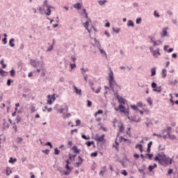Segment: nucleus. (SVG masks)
<instances>
[{
    "instance_id": "nucleus-1",
    "label": "nucleus",
    "mask_w": 178,
    "mask_h": 178,
    "mask_svg": "<svg viewBox=\"0 0 178 178\" xmlns=\"http://www.w3.org/2000/svg\"><path fill=\"white\" fill-rule=\"evenodd\" d=\"M154 161L156 162H159V165L164 166V168H167L169 165H172L173 162V159H170L169 156L159 158V156H155Z\"/></svg>"
},
{
    "instance_id": "nucleus-2",
    "label": "nucleus",
    "mask_w": 178,
    "mask_h": 178,
    "mask_svg": "<svg viewBox=\"0 0 178 178\" xmlns=\"http://www.w3.org/2000/svg\"><path fill=\"white\" fill-rule=\"evenodd\" d=\"M108 76H109L108 85L110 86V88H111L112 91L114 92L115 86H116L117 87H119V85H118V83H116V81H115V78L113 77V72L112 70L110 71Z\"/></svg>"
},
{
    "instance_id": "nucleus-3",
    "label": "nucleus",
    "mask_w": 178,
    "mask_h": 178,
    "mask_svg": "<svg viewBox=\"0 0 178 178\" xmlns=\"http://www.w3.org/2000/svg\"><path fill=\"white\" fill-rule=\"evenodd\" d=\"M115 111H116V112L120 111V112L124 113L125 116H127L128 119H130L129 108L126 110V107L124 106L123 104H120L118 108L115 107Z\"/></svg>"
},
{
    "instance_id": "nucleus-4",
    "label": "nucleus",
    "mask_w": 178,
    "mask_h": 178,
    "mask_svg": "<svg viewBox=\"0 0 178 178\" xmlns=\"http://www.w3.org/2000/svg\"><path fill=\"white\" fill-rule=\"evenodd\" d=\"M88 83L93 92H95V94H99V92H101V86H99L97 90H95V88H94V81H92V80H89Z\"/></svg>"
},
{
    "instance_id": "nucleus-5",
    "label": "nucleus",
    "mask_w": 178,
    "mask_h": 178,
    "mask_svg": "<svg viewBox=\"0 0 178 178\" xmlns=\"http://www.w3.org/2000/svg\"><path fill=\"white\" fill-rule=\"evenodd\" d=\"M156 87H158V86L156 85V83L155 82H152V88H153V91L155 92H162V87L159 86L158 87V88H156Z\"/></svg>"
},
{
    "instance_id": "nucleus-6",
    "label": "nucleus",
    "mask_w": 178,
    "mask_h": 178,
    "mask_svg": "<svg viewBox=\"0 0 178 178\" xmlns=\"http://www.w3.org/2000/svg\"><path fill=\"white\" fill-rule=\"evenodd\" d=\"M83 162H84V159L81 156H78V162L75 163V167L76 168H80L81 165H83Z\"/></svg>"
},
{
    "instance_id": "nucleus-7",
    "label": "nucleus",
    "mask_w": 178,
    "mask_h": 178,
    "mask_svg": "<svg viewBox=\"0 0 178 178\" xmlns=\"http://www.w3.org/2000/svg\"><path fill=\"white\" fill-rule=\"evenodd\" d=\"M115 97H116L120 105H124V104H126V99H124L123 97L119 96V95H117Z\"/></svg>"
},
{
    "instance_id": "nucleus-8",
    "label": "nucleus",
    "mask_w": 178,
    "mask_h": 178,
    "mask_svg": "<svg viewBox=\"0 0 178 178\" xmlns=\"http://www.w3.org/2000/svg\"><path fill=\"white\" fill-rule=\"evenodd\" d=\"M95 141H97L98 143L104 142L105 143L106 140H105V134L102 135L99 137L95 138Z\"/></svg>"
},
{
    "instance_id": "nucleus-9",
    "label": "nucleus",
    "mask_w": 178,
    "mask_h": 178,
    "mask_svg": "<svg viewBox=\"0 0 178 178\" xmlns=\"http://www.w3.org/2000/svg\"><path fill=\"white\" fill-rule=\"evenodd\" d=\"M168 35V28H163L162 32L161 33V36L162 38L166 37Z\"/></svg>"
},
{
    "instance_id": "nucleus-10",
    "label": "nucleus",
    "mask_w": 178,
    "mask_h": 178,
    "mask_svg": "<svg viewBox=\"0 0 178 178\" xmlns=\"http://www.w3.org/2000/svg\"><path fill=\"white\" fill-rule=\"evenodd\" d=\"M38 63H40V62L36 61L35 60H33V59L31 60V65L33 67H37V66L38 65Z\"/></svg>"
},
{
    "instance_id": "nucleus-11",
    "label": "nucleus",
    "mask_w": 178,
    "mask_h": 178,
    "mask_svg": "<svg viewBox=\"0 0 178 178\" xmlns=\"http://www.w3.org/2000/svg\"><path fill=\"white\" fill-rule=\"evenodd\" d=\"M115 145H113V147L115 148L116 151L119 152V142L118 141V138H115Z\"/></svg>"
},
{
    "instance_id": "nucleus-12",
    "label": "nucleus",
    "mask_w": 178,
    "mask_h": 178,
    "mask_svg": "<svg viewBox=\"0 0 178 178\" xmlns=\"http://www.w3.org/2000/svg\"><path fill=\"white\" fill-rule=\"evenodd\" d=\"M156 55H159V56H161V52H159V49H157V50L153 51V56L157 58Z\"/></svg>"
},
{
    "instance_id": "nucleus-13",
    "label": "nucleus",
    "mask_w": 178,
    "mask_h": 178,
    "mask_svg": "<svg viewBox=\"0 0 178 178\" xmlns=\"http://www.w3.org/2000/svg\"><path fill=\"white\" fill-rule=\"evenodd\" d=\"M167 136H168V138H170V140H176V136L170 135V131H168L167 133Z\"/></svg>"
},
{
    "instance_id": "nucleus-14",
    "label": "nucleus",
    "mask_w": 178,
    "mask_h": 178,
    "mask_svg": "<svg viewBox=\"0 0 178 178\" xmlns=\"http://www.w3.org/2000/svg\"><path fill=\"white\" fill-rule=\"evenodd\" d=\"M72 149L75 154H80V149L77 148L76 145L72 147Z\"/></svg>"
},
{
    "instance_id": "nucleus-15",
    "label": "nucleus",
    "mask_w": 178,
    "mask_h": 178,
    "mask_svg": "<svg viewBox=\"0 0 178 178\" xmlns=\"http://www.w3.org/2000/svg\"><path fill=\"white\" fill-rule=\"evenodd\" d=\"M51 9H52V6H51L47 7V13H45L47 16H51Z\"/></svg>"
},
{
    "instance_id": "nucleus-16",
    "label": "nucleus",
    "mask_w": 178,
    "mask_h": 178,
    "mask_svg": "<svg viewBox=\"0 0 178 178\" xmlns=\"http://www.w3.org/2000/svg\"><path fill=\"white\" fill-rule=\"evenodd\" d=\"M86 145L88 147H91V145H94V147H95V142L94 140L92 141H88L86 142Z\"/></svg>"
},
{
    "instance_id": "nucleus-17",
    "label": "nucleus",
    "mask_w": 178,
    "mask_h": 178,
    "mask_svg": "<svg viewBox=\"0 0 178 178\" xmlns=\"http://www.w3.org/2000/svg\"><path fill=\"white\" fill-rule=\"evenodd\" d=\"M0 74L1 76H8V72H6L2 69H0Z\"/></svg>"
},
{
    "instance_id": "nucleus-18",
    "label": "nucleus",
    "mask_w": 178,
    "mask_h": 178,
    "mask_svg": "<svg viewBox=\"0 0 178 178\" xmlns=\"http://www.w3.org/2000/svg\"><path fill=\"white\" fill-rule=\"evenodd\" d=\"M74 90H75L76 91V94H79V95H81V90L79 88H77V87H76L74 85Z\"/></svg>"
},
{
    "instance_id": "nucleus-19",
    "label": "nucleus",
    "mask_w": 178,
    "mask_h": 178,
    "mask_svg": "<svg viewBox=\"0 0 178 178\" xmlns=\"http://www.w3.org/2000/svg\"><path fill=\"white\" fill-rule=\"evenodd\" d=\"M15 39L14 38H11L9 41V45L10 47H11L12 48H13V47H15Z\"/></svg>"
},
{
    "instance_id": "nucleus-20",
    "label": "nucleus",
    "mask_w": 178,
    "mask_h": 178,
    "mask_svg": "<svg viewBox=\"0 0 178 178\" xmlns=\"http://www.w3.org/2000/svg\"><path fill=\"white\" fill-rule=\"evenodd\" d=\"M151 73H152L151 74L152 77L155 76L156 74V68L155 67L152 68Z\"/></svg>"
},
{
    "instance_id": "nucleus-21",
    "label": "nucleus",
    "mask_w": 178,
    "mask_h": 178,
    "mask_svg": "<svg viewBox=\"0 0 178 178\" xmlns=\"http://www.w3.org/2000/svg\"><path fill=\"white\" fill-rule=\"evenodd\" d=\"M60 173H64L65 176H69L70 175V171H65V170H59Z\"/></svg>"
},
{
    "instance_id": "nucleus-22",
    "label": "nucleus",
    "mask_w": 178,
    "mask_h": 178,
    "mask_svg": "<svg viewBox=\"0 0 178 178\" xmlns=\"http://www.w3.org/2000/svg\"><path fill=\"white\" fill-rule=\"evenodd\" d=\"M159 156V158H166V154H165V152H162L161 154H158V156Z\"/></svg>"
},
{
    "instance_id": "nucleus-23",
    "label": "nucleus",
    "mask_w": 178,
    "mask_h": 178,
    "mask_svg": "<svg viewBox=\"0 0 178 178\" xmlns=\"http://www.w3.org/2000/svg\"><path fill=\"white\" fill-rule=\"evenodd\" d=\"M127 26L128 27H134V22L131 20H129L127 23Z\"/></svg>"
},
{
    "instance_id": "nucleus-24",
    "label": "nucleus",
    "mask_w": 178,
    "mask_h": 178,
    "mask_svg": "<svg viewBox=\"0 0 178 178\" xmlns=\"http://www.w3.org/2000/svg\"><path fill=\"white\" fill-rule=\"evenodd\" d=\"M74 8L75 9H81V4L80 3H75Z\"/></svg>"
},
{
    "instance_id": "nucleus-25",
    "label": "nucleus",
    "mask_w": 178,
    "mask_h": 178,
    "mask_svg": "<svg viewBox=\"0 0 178 178\" xmlns=\"http://www.w3.org/2000/svg\"><path fill=\"white\" fill-rule=\"evenodd\" d=\"M166 69H163L162 70V77L163 79H166V76H167V74H166Z\"/></svg>"
},
{
    "instance_id": "nucleus-26",
    "label": "nucleus",
    "mask_w": 178,
    "mask_h": 178,
    "mask_svg": "<svg viewBox=\"0 0 178 178\" xmlns=\"http://www.w3.org/2000/svg\"><path fill=\"white\" fill-rule=\"evenodd\" d=\"M135 148H139V151L140 152H143V145L141 144H137L135 147Z\"/></svg>"
},
{
    "instance_id": "nucleus-27",
    "label": "nucleus",
    "mask_w": 178,
    "mask_h": 178,
    "mask_svg": "<svg viewBox=\"0 0 178 178\" xmlns=\"http://www.w3.org/2000/svg\"><path fill=\"white\" fill-rule=\"evenodd\" d=\"M106 2H107L106 0H99V5H100V6H104V5H105V3H106Z\"/></svg>"
},
{
    "instance_id": "nucleus-28",
    "label": "nucleus",
    "mask_w": 178,
    "mask_h": 178,
    "mask_svg": "<svg viewBox=\"0 0 178 178\" xmlns=\"http://www.w3.org/2000/svg\"><path fill=\"white\" fill-rule=\"evenodd\" d=\"M47 98L52 99V101H55L56 99V97H55V94L52 95L51 96V95H49Z\"/></svg>"
},
{
    "instance_id": "nucleus-29",
    "label": "nucleus",
    "mask_w": 178,
    "mask_h": 178,
    "mask_svg": "<svg viewBox=\"0 0 178 178\" xmlns=\"http://www.w3.org/2000/svg\"><path fill=\"white\" fill-rule=\"evenodd\" d=\"M146 156L151 161L152 159V156H154L153 154L146 153Z\"/></svg>"
},
{
    "instance_id": "nucleus-30",
    "label": "nucleus",
    "mask_w": 178,
    "mask_h": 178,
    "mask_svg": "<svg viewBox=\"0 0 178 178\" xmlns=\"http://www.w3.org/2000/svg\"><path fill=\"white\" fill-rule=\"evenodd\" d=\"M44 8H45V6H46V8H49V6H49V4H48V0H44V2H43V6H42Z\"/></svg>"
},
{
    "instance_id": "nucleus-31",
    "label": "nucleus",
    "mask_w": 178,
    "mask_h": 178,
    "mask_svg": "<svg viewBox=\"0 0 178 178\" xmlns=\"http://www.w3.org/2000/svg\"><path fill=\"white\" fill-rule=\"evenodd\" d=\"M99 51H100L101 54H102V56H106V51H105V50L104 49L99 48Z\"/></svg>"
},
{
    "instance_id": "nucleus-32",
    "label": "nucleus",
    "mask_w": 178,
    "mask_h": 178,
    "mask_svg": "<svg viewBox=\"0 0 178 178\" xmlns=\"http://www.w3.org/2000/svg\"><path fill=\"white\" fill-rule=\"evenodd\" d=\"M60 154V150L58 149V147H56L54 149V154L55 155H59Z\"/></svg>"
},
{
    "instance_id": "nucleus-33",
    "label": "nucleus",
    "mask_w": 178,
    "mask_h": 178,
    "mask_svg": "<svg viewBox=\"0 0 178 178\" xmlns=\"http://www.w3.org/2000/svg\"><path fill=\"white\" fill-rule=\"evenodd\" d=\"M83 26H84L85 29H86V30H88V26H90V22L86 21V22L83 24Z\"/></svg>"
},
{
    "instance_id": "nucleus-34",
    "label": "nucleus",
    "mask_w": 178,
    "mask_h": 178,
    "mask_svg": "<svg viewBox=\"0 0 178 178\" xmlns=\"http://www.w3.org/2000/svg\"><path fill=\"white\" fill-rule=\"evenodd\" d=\"M0 64L2 66V69H6V64L3 63V59L0 61Z\"/></svg>"
},
{
    "instance_id": "nucleus-35",
    "label": "nucleus",
    "mask_w": 178,
    "mask_h": 178,
    "mask_svg": "<svg viewBox=\"0 0 178 178\" xmlns=\"http://www.w3.org/2000/svg\"><path fill=\"white\" fill-rule=\"evenodd\" d=\"M81 70L82 72L81 73H82L83 76H84V74H86L84 73H86V72H88V68L84 69V67H82L81 69Z\"/></svg>"
},
{
    "instance_id": "nucleus-36",
    "label": "nucleus",
    "mask_w": 178,
    "mask_h": 178,
    "mask_svg": "<svg viewBox=\"0 0 178 178\" xmlns=\"http://www.w3.org/2000/svg\"><path fill=\"white\" fill-rule=\"evenodd\" d=\"M131 109H133V111H140V109H138V106L136 105H132L131 106Z\"/></svg>"
},
{
    "instance_id": "nucleus-37",
    "label": "nucleus",
    "mask_w": 178,
    "mask_h": 178,
    "mask_svg": "<svg viewBox=\"0 0 178 178\" xmlns=\"http://www.w3.org/2000/svg\"><path fill=\"white\" fill-rule=\"evenodd\" d=\"M65 169H67V170L72 172L73 168H71L70 165H69L68 164L65 165Z\"/></svg>"
},
{
    "instance_id": "nucleus-38",
    "label": "nucleus",
    "mask_w": 178,
    "mask_h": 178,
    "mask_svg": "<svg viewBox=\"0 0 178 178\" xmlns=\"http://www.w3.org/2000/svg\"><path fill=\"white\" fill-rule=\"evenodd\" d=\"M102 169H104V171L100 170V172H99L100 176H101V175H104V172L106 171V165L104 166Z\"/></svg>"
},
{
    "instance_id": "nucleus-39",
    "label": "nucleus",
    "mask_w": 178,
    "mask_h": 178,
    "mask_svg": "<svg viewBox=\"0 0 178 178\" xmlns=\"http://www.w3.org/2000/svg\"><path fill=\"white\" fill-rule=\"evenodd\" d=\"M16 161H17L16 159H13V157H10V160H9V163H15V162H16Z\"/></svg>"
},
{
    "instance_id": "nucleus-40",
    "label": "nucleus",
    "mask_w": 178,
    "mask_h": 178,
    "mask_svg": "<svg viewBox=\"0 0 178 178\" xmlns=\"http://www.w3.org/2000/svg\"><path fill=\"white\" fill-rule=\"evenodd\" d=\"M10 73L11 77H15V74H16V72H15V70H11L10 71Z\"/></svg>"
},
{
    "instance_id": "nucleus-41",
    "label": "nucleus",
    "mask_w": 178,
    "mask_h": 178,
    "mask_svg": "<svg viewBox=\"0 0 178 178\" xmlns=\"http://www.w3.org/2000/svg\"><path fill=\"white\" fill-rule=\"evenodd\" d=\"M3 128H4V129H9V123H8V122H3Z\"/></svg>"
},
{
    "instance_id": "nucleus-42",
    "label": "nucleus",
    "mask_w": 178,
    "mask_h": 178,
    "mask_svg": "<svg viewBox=\"0 0 178 178\" xmlns=\"http://www.w3.org/2000/svg\"><path fill=\"white\" fill-rule=\"evenodd\" d=\"M81 138H83V140H90V136H87L85 134H82Z\"/></svg>"
},
{
    "instance_id": "nucleus-43",
    "label": "nucleus",
    "mask_w": 178,
    "mask_h": 178,
    "mask_svg": "<svg viewBox=\"0 0 178 178\" xmlns=\"http://www.w3.org/2000/svg\"><path fill=\"white\" fill-rule=\"evenodd\" d=\"M120 140H123L124 141H128V143H129V144L131 143V140L127 139L126 138H124L123 136L120 137Z\"/></svg>"
},
{
    "instance_id": "nucleus-44",
    "label": "nucleus",
    "mask_w": 178,
    "mask_h": 178,
    "mask_svg": "<svg viewBox=\"0 0 178 178\" xmlns=\"http://www.w3.org/2000/svg\"><path fill=\"white\" fill-rule=\"evenodd\" d=\"M165 149V145H159V151H163Z\"/></svg>"
},
{
    "instance_id": "nucleus-45",
    "label": "nucleus",
    "mask_w": 178,
    "mask_h": 178,
    "mask_svg": "<svg viewBox=\"0 0 178 178\" xmlns=\"http://www.w3.org/2000/svg\"><path fill=\"white\" fill-rule=\"evenodd\" d=\"M137 106L139 108H143V106H144V105H143V102H137Z\"/></svg>"
},
{
    "instance_id": "nucleus-46",
    "label": "nucleus",
    "mask_w": 178,
    "mask_h": 178,
    "mask_svg": "<svg viewBox=\"0 0 178 178\" xmlns=\"http://www.w3.org/2000/svg\"><path fill=\"white\" fill-rule=\"evenodd\" d=\"M13 125L14 126L13 127V130H15V133H17V126H16V123L14 122Z\"/></svg>"
},
{
    "instance_id": "nucleus-47",
    "label": "nucleus",
    "mask_w": 178,
    "mask_h": 178,
    "mask_svg": "<svg viewBox=\"0 0 178 178\" xmlns=\"http://www.w3.org/2000/svg\"><path fill=\"white\" fill-rule=\"evenodd\" d=\"M90 156L96 157L98 156V152H95L90 154Z\"/></svg>"
},
{
    "instance_id": "nucleus-48",
    "label": "nucleus",
    "mask_w": 178,
    "mask_h": 178,
    "mask_svg": "<svg viewBox=\"0 0 178 178\" xmlns=\"http://www.w3.org/2000/svg\"><path fill=\"white\" fill-rule=\"evenodd\" d=\"M21 121H22V118L20 116L17 115L16 118L17 123H20Z\"/></svg>"
},
{
    "instance_id": "nucleus-49",
    "label": "nucleus",
    "mask_w": 178,
    "mask_h": 178,
    "mask_svg": "<svg viewBox=\"0 0 178 178\" xmlns=\"http://www.w3.org/2000/svg\"><path fill=\"white\" fill-rule=\"evenodd\" d=\"M172 173H173V169L170 168V169L168 170V173H167V176H170V175H172Z\"/></svg>"
},
{
    "instance_id": "nucleus-50",
    "label": "nucleus",
    "mask_w": 178,
    "mask_h": 178,
    "mask_svg": "<svg viewBox=\"0 0 178 178\" xmlns=\"http://www.w3.org/2000/svg\"><path fill=\"white\" fill-rule=\"evenodd\" d=\"M12 83H13V80L12 79L7 80V86H10L12 84Z\"/></svg>"
},
{
    "instance_id": "nucleus-51",
    "label": "nucleus",
    "mask_w": 178,
    "mask_h": 178,
    "mask_svg": "<svg viewBox=\"0 0 178 178\" xmlns=\"http://www.w3.org/2000/svg\"><path fill=\"white\" fill-rule=\"evenodd\" d=\"M38 10H39V12L41 13L44 12V10H45V7H43V6L42 7L40 6Z\"/></svg>"
},
{
    "instance_id": "nucleus-52",
    "label": "nucleus",
    "mask_w": 178,
    "mask_h": 178,
    "mask_svg": "<svg viewBox=\"0 0 178 178\" xmlns=\"http://www.w3.org/2000/svg\"><path fill=\"white\" fill-rule=\"evenodd\" d=\"M121 174L123 175L124 176H127L128 175L127 171L126 170H122Z\"/></svg>"
},
{
    "instance_id": "nucleus-53",
    "label": "nucleus",
    "mask_w": 178,
    "mask_h": 178,
    "mask_svg": "<svg viewBox=\"0 0 178 178\" xmlns=\"http://www.w3.org/2000/svg\"><path fill=\"white\" fill-rule=\"evenodd\" d=\"M147 102L149 105H152V99H151V97H148Z\"/></svg>"
},
{
    "instance_id": "nucleus-54",
    "label": "nucleus",
    "mask_w": 178,
    "mask_h": 178,
    "mask_svg": "<svg viewBox=\"0 0 178 178\" xmlns=\"http://www.w3.org/2000/svg\"><path fill=\"white\" fill-rule=\"evenodd\" d=\"M31 113H34V112H35V106H31Z\"/></svg>"
},
{
    "instance_id": "nucleus-55",
    "label": "nucleus",
    "mask_w": 178,
    "mask_h": 178,
    "mask_svg": "<svg viewBox=\"0 0 178 178\" xmlns=\"http://www.w3.org/2000/svg\"><path fill=\"white\" fill-rule=\"evenodd\" d=\"M119 130H120V133H123V131H124V127L123 125H121L120 127V129Z\"/></svg>"
},
{
    "instance_id": "nucleus-56",
    "label": "nucleus",
    "mask_w": 178,
    "mask_h": 178,
    "mask_svg": "<svg viewBox=\"0 0 178 178\" xmlns=\"http://www.w3.org/2000/svg\"><path fill=\"white\" fill-rule=\"evenodd\" d=\"M87 102H88L87 106H88V108H90V106H92V102L91 101L88 100Z\"/></svg>"
},
{
    "instance_id": "nucleus-57",
    "label": "nucleus",
    "mask_w": 178,
    "mask_h": 178,
    "mask_svg": "<svg viewBox=\"0 0 178 178\" xmlns=\"http://www.w3.org/2000/svg\"><path fill=\"white\" fill-rule=\"evenodd\" d=\"M54 49V44H51L49 48L47 49V52H51Z\"/></svg>"
},
{
    "instance_id": "nucleus-58",
    "label": "nucleus",
    "mask_w": 178,
    "mask_h": 178,
    "mask_svg": "<svg viewBox=\"0 0 178 178\" xmlns=\"http://www.w3.org/2000/svg\"><path fill=\"white\" fill-rule=\"evenodd\" d=\"M81 124V121L80 120H76V126H80Z\"/></svg>"
},
{
    "instance_id": "nucleus-59",
    "label": "nucleus",
    "mask_w": 178,
    "mask_h": 178,
    "mask_svg": "<svg viewBox=\"0 0 178 178\" xmlns=\"http://www.w3.org/2000/svg\"><path fill=\"white\" fill-rule=\"evenodd\" d=\"M42 152H44V154H46V155H49V149H48L43 150Z\"/></svg>"
},
{
    "instance_id": "nucleus-60",
    "label": "nucleus",
    "mask_w": 178,
    "mask_h": 178,
    "mask_svg": "<svg viewBox=\"0 0 178 178\" xmlns=\"http://www.w3.org/2000/svg\"><path fill=\"white\" fill-rule=\"evenodd\" d=\"M154 165H149L148 167V170L149 172H152V170H154Z\"/></svg>"
},
{
    "instance_id": "nucleus-61",
    "label": "nucleus",
    "mask_w": 178,
    "mask_h": 178,
    "mask_svg": "<svg viewBox=\"0 0 178 178\" xmlns=\"http://www.w3.org/2000/svg\"><path fill=\"white\" fill-rule=\"evenodd\" d=\"M10 173H12V170H6V176H9L10 175Z\"/></svg>"
},
{
    "instance_id": "nucleus-62",
    "label": "nucleus",
    "mask_w": 178,
    "mask_h": 178,
    "mask_svg": "<svg viewBox=\"0 0 178 178\" xmlns=\"http://www.w3.org/2000/svg\"><path fill=\"white\" fill-rule=\"evenodd\" d=\"M2 41L3 42L4 45L8 44V38H4L2 39Z\"/></svg>"
},
{
    "instance_id": "nucleus-63",
    "label": "nucleus",
    "mask_w": 178,
    "mask_h": 178,
    "mask_svg": "<svg viewBox=\"0 0 178 178\" xmlns=\"http://www.w3.org/2000/svg\"><path fill=\"white\" fill-rule=\"evenodd\" d=\"M22 141H23V138L19 137L17 138V143L20 144V143H22Z\"/></svg>"
},
{
    "instance_id": "nucleus-64",
    "label": "nucleus",
    "mask_w": 178,
    "mask_h": 178,
    "mask_svg": "<svg viewBox=\"0 0 178 178\" xmlns=\"http://www.w3.org/2000/svg\"><path fill=\"white\" fill-rule=\"evenodd\" d=\"M141 23V18H137L136 19V24H140Z\"/></svg>"
}]
</instances>
